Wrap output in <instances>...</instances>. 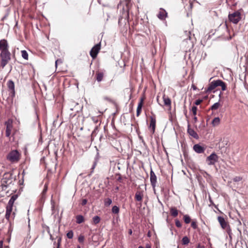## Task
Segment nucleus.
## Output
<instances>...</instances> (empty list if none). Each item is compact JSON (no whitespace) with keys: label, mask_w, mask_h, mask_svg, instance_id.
<instances>
[{"label":"nucleus","mask_w":248,"mask_h":248,"mask_svg":"<svg viewBox=\"0 0 248 248\" xmlns=\"http://www.w3.org/2000/svg\"><path fill=\"white\" fill-rule=\"evenodd\" d=\"M218 86H220L222 91L226 90V83L220 79H218Z\"/></svg>","instance_id":"4be33fe9"},{"label":"nucleus","mask_w":248,"mask_h":248,"mask_svg":"<svg viewBox=\"0 0 248 248\" xmlns=\"http://www.w3.org/2000/svg\"><path fill=\"white\" fill-rule=\"evenodd\" d=\"M10 215H11V214L10 213H7L6 212V214H5V218L7 220H9V218H10Z\"/></svg>","instance_id":"79ce46f5"},{"label":"nucleus","mask_w":248,"mask_h":248,"mask_svg":"<svg viewBox=\"0 0 248 248\" xmlns=\"http://www.w3.org/2000/svg\"><path fill=\"white\" fill-rule=\"evenodd\" d=\"M12 210H13V207H10V206L9 207V206H7L6 212L7 213L11 214Z\"/></svg>","instance_id":"72a5a7b5"},{"label":"nucleus","mask_w":248,"mask_h":248,"mask_svg":"<svg viewBox=\"0 0 248 248\" xmlns=\"http://www.w3.org/2000/svg\"><path fill=\"white\" fill-rule=\"evenodd\" d=\"M12 127L13 126H12V124H7L6 129V137H10V136L11 135Z\"/></svg>","instance_id":"6ab92c4d"},{"label":"nucleus","mask_w":248,"mask_h":248,"mask_svg":"<svg viewBox=\"0 0 248 248\" xmlns=\"http://www.w3.org/2000/svg\"><path fill=\"white\" fill-rule=\"evenodd\" d=\"M87 202V200L86 199H83L82 201L81 204L82 205H85V204H86Z\"/></svg>","instance_id":"c03bdc74"},{"label":"nucleus","mask_w":248,"mask_h":248,"mask_svg":"<svg viewBox=\"0 0 248 248\" xmlns=\"http://www.w3.org/2000/svg\"><path fill=\"white\" fill-rule=\"evenodd\" d=\"M143 99L141 98L137 108V116H139L141 112V108L143 106Z\"/></svg>","instance_id":"f3484780"},{"label":"nucleus","mask_w":248,"mask_h":248,"mask_svg":"<svg viewBox=\"0 0 248 248\" xmlns=\"http://www.w3.org/2000/svg\"><path fill=\"white\" fill-rule=\"evenodd\" d=\"M96 161H94L93 162V164L91 168V170H92L91 173H92L93 172V170L95 168V167H96Z\"/></svg>","instance_id":"ea45409f"},{"label":"nucleus","mask_w":248,"mask_h":248,"mask_svg":"<svg viewBox=\"0 0 248 248\" xmlns=\"http://www.w3.org/2000/svg\"><path fill=\"white\" fill-rule=\"evenodd\" d=\"M217 155L213 153L207 157L206 161L208 165H213L217 161Z\"/></svg>","instance_id":"39448f33"},{"label":"nucleus","mask_w":248,"mask_h":248,"mask_svg":"<svg viewBox=\"0 0 248 248\" xmlns=\"http://www.w3.org/2000/svg\"><path fill=\"white\" fill-rule=\"evenodd\" d=\"M221 104L219 102H217L214 104L211 107V109L212 110H215L217 109L220 107H221Z\"/></svg>","instance_id":"393cba45"},{"label":"nucleus","mask_w":248,"mask_h":248,"mask_svg":"<svg viewBox=\"0 0 248 248\" xmlns=\"http://www.w3.org/2000/svg\"><path fill=\"white\" fill-rule=\"evenodd\" d=\"M156 180H157L156 176L155 173L153 171V170H151V171H150V182H151V185L154 190H155V188L156 186Z\"/></svg>","instance_id":"1a4fd4ad"},{"label":"nucleus","mask_w":248,"mask_h":248,"mask_svg":"<svg viewBox=\"0 0 248 248\" xmlns=\"http://www.w3.org/2000/svg\"><path fill=\"white\" fill-rule=\"evenodd\" d=\"M187 133L189 135L195 139H197L199 138L197 133L193 129L190 128L189 124H188L187 126Z\"/></svg>","instance_id":"ddd939ff"},{"label":"nucleus","mask_w":248,"mask_h":248,"mask_svg":"<svg viewBox=\"0 0 248 248\" xmlns=\"http://www.w3.org/2000/svg\"><path fill=\"white\" fill-rule=\"evenodd\" d=\"M193 119H194V122H195V123H196V122H197V120H197V117L195 116V117H194Z\"/></svg>","instance_id":"09e8293b"},{"label":"nucleus","mask_w":248,"mask_h":248,"mask_svg":"<svg viewBox=\"0 0 248 248\" xmlns=\"http://www.w3.org/2000/svg\"><path fill=\"white\" fill-rule=\"evenodd\" d=\"M191 227L193 229H196L197 228V222L196 221H193L191 223Z\"/></svg>","instance_id":"58836bf2"},{"label":"nucleus","mask_w":248,"mask_h":248,"mask_svg":"<svg viewBox=\"0 0 248 248\" xmlns=\"http://www.w3.org/2000/svg\"><path fill=\"white\" fill-rule=\"evenodd\" d=\"M218 86V80L212 81L209 84L207 92H211Z\"/></svg>","instance_id":"f8f14e48"},{"label":"nucleus","mask_w":248,"mask_h":248,"mask_svg":"<svg viewBox=\"0 0 248 248\" xmlns=\"http://www.w3.org/2000/svg\"><path fill=\"white\" fill-rule=\"evenodd\" d=\"M230 22L233 24H237L241 19V14L238 11H235L233 13L230 14L228 16Z\"/></svg>","instance_id":"7ed1b4c3"},{"label":"nucleus","mask_w":248,"mask_h":248,"mask_svg":"<svg viewBox=\"0 0 248 248\" xmlns=\"http://www.w3.org/2000/svg\"><path fill=\"white\" fill-rule=\"evenodd\" d=\"M151 248V247L150 245H149V244H147V245H146V248Z\"/></svg>","instance_id":"8fccbe9b"},{"label":"nucleus","mask_w":248,"mask_h":248,"mask_svg":"<svg viewBox=\"0 0 248 248\" xmlns=\"http://www.w3.org/2000/svg\"><path fill=\"white\" fill-rule=\"evenodd\" d=\"M129 234H132V230H129Z\"/></svg>","instance_id":"3c124183"},{"label":"nucleus","mask_w":248,"mask_h":248,"mask_svg":"<svg viewBox=\"0 0 248 248\" xmlns=\"http://www.w3.org/2000/svg\"><path fill=\"white\" fill-rule=\"evenodd\" d=\"M242 180V177L240 176H236L233 179V180L234 182H239Z\"/></svg>","instance_id":"4c0bfd02"},{"label":"nucleus","mask_w":248,"mask_h":248,"mask_svg":"<svg viewBox=\"0 0 248 248\" xmlns=\"http://www.w3.org/2000/svg\"><path fill=\"white\" fill-rule=\"evenodd\" d=\"M175 225L178 228H180L182 226L181 223L178 219L175 220Z\"/></svg>","instance_id":"e433bc0d"},{"label":"nucleus","mask_w":248,"mask_h":248,"mask_svg":"<svg viewBox=\"0 0 248 248\" xmlns=\"http://www.w3.org/2000/svg\"><path fill=\"white\" fill-rule=\"evenodd\" d=\"M67 237L69 239H72L73 237V232L72 231H69L66 234Z\"/></svg>","instance_id":"2f4dec72"},{"label":"nucleus","mask_w":248,"mask_h":248,"mask_svg":"<svg viewBox=\"0 0 248 248\" xmlns=\"http://www.w3.org/2000/svg\"><path fill=\"white\" fill-rule=\"evenodd\" d=\"M8 91L10 92V95L13 98L15 96V84L13 81L9 80L7 83Z\"/></svg>","instance_id":"423d86ee"},{"label":"nucleus","mask_w":248,"mask_h":248,"mask_svg":"<svg viewBox=\"0 0 248 248\" xmlns=\"http://www.w3.org/2000/svg\"><path fill=\"white\" fill-rule=\"evenodd\" d=\"M170 213L171 215L173 217H177L178 214V211L175 207L170 208Z\"/></svg>","instance_id":"412c9836"},{"label":"nucleus","mask_w":248,"mask_h":248,"mask_svg":"<svg viewBox=\"0 0 248 248\" xmlns=\"http://www.w3.org/2000/svg\"><path fill=\"white\" fill-rule=\"evenodd\" d=\"M196 88L195 87H193V89L196 90Z\"/></svg>","instance_id":"13d9d810"},{"label":"nucleus","mask_w":248,"mask_h":248,"mask_svg":"<svg viewBox=\"0 0 248 248\" xmlns=\"http://www.w3.org/2000/svg\"><path fill=\"white\" fill-rule=\"evenodd\" d=\"M78 240L79 243H83L84 240V237L83 235H80L78 238Z\"/></svg>","instance_id":"c9c22d12"},{"label":"nucleus","mask_w":248,"mask_h":248,"mask_svg":"<svg viewBox=\"0 0 248 248\" xmlns=\"http://www.w3.org/2000/svg\"><path fill=\"white\" fill-rule=\"evenodd\" d=\"M138 248H144L143 247H142V246H140V247H139Z\"/></svg>","instance_id":"4d7b16f0"},{"label":"nucleus","mask_w":248,"mask_h":248,"mask_svg":"<svg viewBox=\"0 0 248 248\" xmlns=\"http://www.w3.org/2000/svg\"><path fill=\"white\" fill-rule=\"evenodd\" d=\"M112 203V200L110 198H106L104 200V205L105 206H108Z\"/></svg>","instance_id":"a878e982"},{"label":"nucleus","mask_w":248,"mask_h":248,"mask_svg":"<svg viewBox=\"0 0 248 248\" xmlns=\"http://www.w3.org/2000/svg\"><path fill=\"white\" fill-rule=\"evenodd\" d=\"M119 210V208L117 206H114L112 208V212L114 214H118Z\"/></svg>","instance_id":"7c9ffc66"},{"label":"nucleus","mask_w":248,"mask_h":248,"mask_svg":"<svg viewBox=\"0 0 248 248\" xmlns=\"http://www.w3.org/2000/svg\"><path fill=\"white\" fill-rule=\"evenodd\" d=\"M202 102V100H201V99L196 100V101L195 102V104L196 105H199Z\"/></svg>","instance_id":"a19ab883"},{"label":"nucleus","mask_w":248,"mask_h":248,"mask_svg":"<svg viewBox=\"0 0 248 248\" xmlns=\"http://www.w3.org/2000/svg\"><path fill=\"white\" fill-rule=\"evenodd\" d=\"M184 220L186 224H188L190 222L191 218L188 215H185L184 216Z\"/></svg>","instance_id":"cd10ccee"},{"label":"nucleus","mask_w":248,"mask_h":248,"mask_svg":"<svg viewBox=\"0 0 248 248\" xmlns=\"http://www.w3.org/2000/svg\"><path fill=\"white\" fill-rule=\"evenodd\" d=\"M92 120L94 124H97L99 122L98 118L97 117H92Z\"/></svg>","instance_id":"f704fd0d"},{"label":"nucleus","mask_w":248,"mask_h":248,"mask_svg":"<svg viewBox=\"0 0 248 248\" xmlns=\"http://www.w3.org/2000/svg\"><path fill=\"white\" fill-rule=\"evenodd\" d=\"M197 248H205L204 246H201L200 244H199L197 247Z\"/></svg>","instance_id":"49530a36"},{"label":"nucleus","mask_w":248,"mask_h":248,"mask_svg":"<svg viewBox=\"0 0 248 248\" xmlns=\"http://www.w3.org/2000/svg\"><path fill=\"white\" fill-rule=\"evenodd\" d=\"M61 241V238H59V239L58 240V243H57V246L56 248H60Z\"/></svg>","instance_id":"37998d69"},{"label":"nucleus","mask_w":248,"mask_h":248,"mask_svg":"<svg viewBox=\"0 0 248 248\" xmlns=\"http://www.w3.org/2000/svg\"><path fill=\"white\" fill-rule=\"evenodd\" d=\"M197 108L196 106H193L191 108V111L194 115L197 114Z\"/></svg>","instance_id":"473e14b6"},{"label":"nucleus","mask_w":248,"mask_h":248,"mask_svg":"<svg viewBox=\"0 0 248 248\" xmlns=\"http://www.w3.org/2000/svg\"><path fill=\"white\" fill-rule=\"evenodd\" d=\"M6 174H7L6 173H5V174H4V178H3V180H4V179H6V177H5V176L6 175Z\"/></svg>","instance_id":"864d4df0"},{"label":"nucleus","mask_w":248,"mask_h":248,"mask_svg":"<svg viewBox=\"0 0 248 248\" xmlns=\"http://www.w3.org/2000/svg\"><path fill=\"white\" fill-rule=\"evenodd\" d=\"M116 190H118L119 189V187L117 186L115 188Z\"/></svg>","instance_id":"5fc2aeb1"},{"label":"nucleus","mask_w":248,"mask_h":248,"mask_svg":"<svg viewBox=\"0 0 248 248\" xmlns=\"http://www.w3.org/2000/svg\"><path fill=\"white\" fill-rule=\"evenodd\" d=\"M143 197V193L142 191H137L135 194V200L138 202H141Z\"/></svg>","instance_id":"2eb2a0df"},{"label":"nucleus","mask_w":248,"mask_h":248,"mask_svg":"<svg viewBox=\"0 0 248 248\" xmlns=\"http://www.w3.org/2000/svg\"><path fill=\"white\" fill-rule=\"evenodd\" d=\"M11 53L9 50L2 51L0 54L1 58V66L3 68L11 59Z\"/></svg>","instance_id":"f03ea898"},{"label":"nucleus","mask_w":248,"mask_h":248,"mask_svg":"<svg viewBox=\"0 0 248 248\" xmlns=\"http://www.w3.org/2000/svg\"><path fill=\"white\" fill-rule=\"evenodd\" d=\"M150 127H151L153 130V132L154 133L155 128L156 120L155 117H150Z\"/></svg>","instance_id":"4468645a"},{"label":"nucleus","mask_w":248,"mask_h":248,"mask_svg":"<svg viewBox=\"0 0 248 248\" xmlns=\"http://www.w3.org/2000/svg\"><path fill=\"white\" fill-rule=\"evenodd\" d=\"M163 101L164 105L166 106H168L170 108L171 106V100L168 97L166 96L165 95H164L163 97Z\"/></svg>","instance_id":"a211bd4d"},{"label":"nucleus","mask_w":248,"mask_h":248,"mask_svg":"<svg viewBox=\"0 0 248 248\" xmlns=\"http://www.w3.org/2000/svg\"><path fill=\"white\" fill-rule=\"evenodd\" d=\"M9 45L7 41L5 39L0 40V50L1 52L9 50Z\"/></svg>","instance_id":"6e6552de"},{"label":"nucleus","mask_w":248,"mask_h":248,"mask_svg":"<svg viewBox=\"0 0 248 248\" xmlns=\"http://www.w3.org/2000/svg\"><path fill=\"white\" fill-rule=\"evenodd\" d=\"M20 154L17 150L11 151L7 155V159L12 163L17 162L20 159Z\"/></svg>","instance_id":"f257e3e1"},{"label":"nucleus","mask_w":248,"mask_h":248,"mask_svg":"<svg viewBox=\"0 0 248 248\" xmlns=\"http://www.w3.org/2000/svg\"><path fill=\"white\" fill-rule=\"evenodd\" d=\"M58 62H59V60H56V62H55V65H56V66H57V64H58Z\"/></svg>","instance_id":"603ef678"},{"label":"nucleus","mask_w":248,"mask_h":248,"mask_svg":"<svg viewBox=\"0 0 248 248\" xmlns=\"http://www.w3.org/2000/svg\"><path fill=\"white\" fill-rule=\"evenodd\" d=\"M209 201L211 204H213L214 206H215L216 207V205L213 203V201L211 200V198H209Z\"/></svg>","instance_id":"a18cd8bd"},{"label":"nucleus","mask_w":248,"mask_h":248,"mask_svg":"<svg viewBox=\"0 0 248 248\" xmlns=\"http://www.w3.org/2000/svg\"><path fill=\"white\" fill-rule=\"evenodd\" d=\"M93 221L94 224H97L99 223L100 221V218L99 216H96L93 218Z\"/></svg>","instance_id":"c85d7f7f"},{"label":"nucleus","mask_w":248,"mask_h":248,"mask_svg":"<svg viewBox=\"0 0 248 248\" xmlns=\"http://www.w3.org/2000/svg\"><path fill=\"white\" fill-rule=\"evenodd\" d=\"M84 221V217L82 215H78L76 217V222L78 224H80Z\"/></svg>","instance_id":"5701e85b"},{"label":"nucleus","mask_w":248,"mask_h":248,"mask_svg":"<svg viewBox=\"0 0 248 248\" xmlns=\"http://www.w3.org/2000/svg\"><path fill=\"white\" fill-rule=\"evenodd\" d=\"M219 123H220V119L219 117L215 118L212 122V124L214 126L218 125L219 124Z\"/></svg>","instance_id":"b1692460"},{"label":"nucleus","mask_w":248,"mask_h":248,"mask_svg":"<svg viewBox=\"0 0 248 248\" xmlns=\"http://www.w3.org/2000/svg\"><path fill=\"white\" fill-rule=\"evenodd\" d=\"M218 221L219 222L221 228L223 229L226 230L229 235H230L231 233V230L230 229V226L227 221H226L224 218L223 217H217Z\"/></svg>","instance_id":"20e7f679"},{"label":"nucleus","mask_w":248,"mask_h":248,"mask_svg":"<svg viewBox=\"0 0 248 248\" xmlns=\"http://www.w3.org/2000/svg\"><path fill=\"white\" fill-rule=\"evenodd\" d=\"M21 55H22V58L26 60H28V54L26 50H23L21 51Z\"/></svg>","instance_id":"bb28decb"},{"label":"nucleus","mask_w":248,"mask_h":248,"mask_svg":"<svg viewBox=\"0 0 248 248\" xmlns=\"http://www.w3.org/2000/svg\"><path fill=\"white\" fill-rule=\"evenodd\" d=\"M168 13L166 10L162 8H160V11L157 15V17L161 20H164L166 19Z\"/></svg>","instance_id":"9d476101"},{"label":"nucleus","mask_w":248,"mask_h":248,"mask_svg":"<svg viewBox=\"0 0 248 248\" xmlns=\"http://www.w3.org/2000/svg\"><path fill=\"white\" fill-rule=\"evenodd\" d=\"M104 73L103 72L96 73V79L98 82L101 81L104 78Z\"/></svg>","instance_id":"aec40b11"},{"label":"nucleus","mask_w":248,"mask_h":248,"mask_svg":"<svg viewBox=\"0 0 248 248\" xmlns=\"http://www.w3.org/2000/svg\"><path fill=\"white\" fill-rule=\"evenodd\" d=\"M0 248H3V241H0Z\"/></svg>","instance_id":"de8ad7c7"},{"label":"nucleus","mask_w":248,"mask_h":248,"mask_svg":"<svg viewBox=\"0 0 248 248\" xmlns=\"http://www.w3.org/2000/svg\"><path fill=\"white\" fill-rule=\"evenodd\" d=\"M100 48L101 45L100 43L96 44L92 48L90 53L91 56L93 59H95L96 57L97 54L98 53Z\"/></svg>","instance_id":"0eeeda50"},{"label":"nucleus","mask_w":248,"mask_h":248,"mask_svg":"<svg viewBox=\"0 0 248 248\" xmlns=\"http://www.w3.org/2000/svg\"><path fill=\"white\" fill-rule=\"evenodd\" d=\"M189 243V239L187 236H184L182 239V244L183 245H187Z\"/></svg>","instance_id":"c756f323"},{"label":"nucleus","mask_w":248,"mask_h":248,"mask_svg":"<svg viewBox=\"0 0 248 248\" xmlns=\"http://www.w3.org/2000/svg\"><path fill=\"white\" fill-rule=\"evenodd\" d=\"M46 187L44 189L43 192H45V191H46Z\"/></svg>","instance_id":"6e6d98bb"},{"label":"nucleus","mask_w":248,"mask_h":248,"mask_svg":"<svg viewBox=\"0 0 248 248\" xmlns=\"http://www.w3.org/2000/svg\"><path fill=\"white\" fill-rule=\"evenodd\" d=\"M17 195H13L11 198H10V200L9 201L7 205L8 206L13 207L14 203L15 201L17 199Z\"/></svg>","instance_id":"dca6fc26"},{"label":"nucleus","mask_w":248,"mask_h":248,"mask_svg":"<svg viewBox=\"0 0 248 248\" xmlns=\"http://www.w3.org/2000/svg\"><path fill=\"white\" fill-rule=\"evenodd\" d=\"M205 149L203 147L201 146L198 144H195L193 146V150L195 152L198 154H201L203 153L205 151Z\"/></svg>","instance_id":"9b49d317"}]
</instances>
